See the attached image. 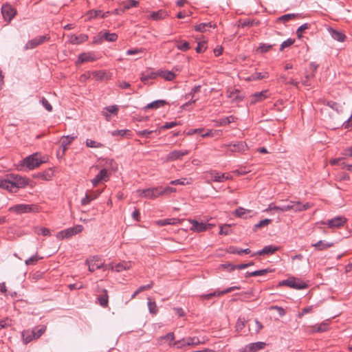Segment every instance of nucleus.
<instances>
[{"instance_id": "obj_1", "label": "nucleus", "mask_w": 352, "mask_h": 352, "mask_svg": "<svg viewBox=\"0 0 352 352\" xmlns=\"http://www.w3.org/2000/svg\"><path fill=\"white\" fill-rule=\"evenodd\" d=\"M44 162H45V160L41 158L39 153H35L26 157L22 161L21 165L27 167L29 170H32L38 167Z\"/></svg>"}, {"instance_id": "obj_2", "label": "nucleus", "mask_w": 352, "mask_h": 352, "mask_svg": "<svg viewBox=\"0 0 352 352\" xmlns=\"http://www.w3.org/2000/svg\"><path fill=\"white\" fill-rule=\"evenodd\" d=\"M310 208V205L309 203H306L305 204H302L299 201H290V204L288 205H285L282 206H274V208L276 211L280 212H287L289 210H294L295 212L304 211Z\"/></svg>"}, {"instance_id": "obj_3", "label": "nucleus", "mask_w": 352, "mask_h": 352, "mask_svg": "<svg viewBox=\"0 0 352 352\" xmlns=\"http://www.w3.org/2000/svg\"><path fill=\"white\" fill-rule=\"evenodd\" d=\"M9 211L16 213L17 214L37 212L38 208L36 205L33 204H16L11 206Z\"/></svg>"}, {"instance_id": "obj_4", "label": "nucleus", "mask_w": 352, "mask_h": 352, "mask_svg": "<svg viewBox=\"0 0 352 352\" xmlns=\"http://www.w3.org/2000/svg\"><path fill=\"white\" fill-rule=\"evenodd\" d=\"M82 230L83 227L82 225H77L59 232L56 236L58 239H68L81 232Z\"/></svg>"}, {"instance_id": "obj_5", "label": "nucleus", "mask_w": 352, "mask_h": 352, "mask_svg": "<svg viewBox=\"0 0 352 352\" xmlns=\"http://www.w3.org/2000/svg\"><path fill=\"white\" fill-rule=\"evenodd\" d=\"M278 285H286L296 289H302L307 287V285L305 282L296 279L294 277L283 280L280 281Z\"/></svg>"}, {"instance_id": "obj_6", "label": "nucleus", "mask_w": 352, "mask_h": 352, "mask_svg": "<svg viewBox=\"0 0 352 352\" xmlns=\"http://www.w3.org/2000/svg\"><path fill=\"white\" fill-rule=\"evenodd\" d=\"M50 37L48 34L34 38L27 42L24 46V50H32L45 42L50 41Z\"/></svg>"}, {"instance_id": "obj_7", "label": "nucleus", "mask_w": 352, "mask_h": 352, "mask_svg": "<svg viewBox=\"0 0 352 352\" xmlns=\"http://www.w3.org/2000/svg\"><path fill=\"white\" fill-rule=\"evenodd\" d=\"M191 224V230L194 232H201L210 230L214 226V224L210 223L199 222L197 220H190Z\"/></svg>"}, {"instance_id": "obj_8", "label": "nucleus", "mask_w": 352, "mask_h": 352, "mask_svg": "<svg viewBox=\"0 0 352 352\" xmlns=\"http://www.w3.org/2000/svg\"><path fill=\"white\" fill-rule=\"evenodd\" d=\"M161 187L150 188L144 190H139L140 195L148 199H154L161 196Z\"/></svg>"}, {"instance_id": "obj_9", "label": "nucleus", "mask_w": 352, "mask_h": 352, "mask_svg": "<svg viewBox=\"0 0 352 352\" xmlns=\"http://www.w3.org/2000/svg\"><path fill=\"white\" fill-rule=\"evenodd\" d=\"M207 177L208 180L215 182H224L231 178L229 175L221 173L216 170L210 171L208 173Z\"/></svg>"}, {"instance_id": "obj_10", "label": "nucleus", "mask_w": 352, "mask_h": 352, "mask_svg": "<svg viewBox=\"0 0 352 352\" xmlns=\"http://www.w3.org/2000/svg\"><path fill=\"white\" fill-rule=\"evenodd\" d=\"M85 263L88 265L89 271L91 272H94L96 270L104 267L103 263L100 261V258L98 256L87 259Z\"/></svg>"}, {"instance_id": "obj_11", "label": "nucleus", "mask_w": 352, "mask_h": 352, "mask_svg": "<svg viewBox=\"0 0 352 352\" xmlns=\"http://www.w3.org/2000/svg\"><path fill=\"white\" fill-rule=\"evenodd\" d=\"M1 13L3 19L7 21H10L16 15V10L10 5H3L1 8Z\"/></svg>"}, {"instance_id": "obj_12", "label": "nucleus", "mask_w": 352, "mask_h": 352, "mask_svg": "<svg viewBox=\"0 0 352 352\" xmlns=\"http://www.w3.org/2000/svg\"><path fill=\"white\" fill-rule=\"evenodd\" d=\"M8 177L16 184L18 188H24L28 184L29 179L26 177L14 174H11Z\"/></svg>"}, {"instance_id": "obj_13", "label": "nucleus", "mask_w": 352, "mask_h": 352, "mask_svg": "<svg viewBox=\"0 0 352 352\" xmlns=\"http://www.w3.org/2000/svg\"><path fill=\"white\" fill-rule=\"evenodd\" d=\"M346 222V219L342 216H338L333 219L328 220L324 224L327 225L329 228H339L343 226Z\"/></svg>"}, {"instance_id": "obj_14", "label": "nucleus", "mask_w": 352, "mask_h": 352, "mask_svg": "<svg viewBox=\"0 0 352 352\" xmlns=\"http://www.w3.org/2000/svg\"><path fill=\"white\" fill-rule=\"evenodd\" d=\"M223 146L229 148L231 152H243L248 148L246 143L243 141L235 144H224Z\"/></svg>"}, {"instance_id": "obj_15", "label": "nucleus", "mask_w": 352, "mask_h": 352, "mask_svg": "<svg viewBox=\"0 0 352 352\" xmlns=\"http://www.w3.org/2000/svg\"><path fill=\"white\" fill-rule=\"evenodd\" d=\"M109 178L107 170L105 168L102 169L99 173L91 180V183L94 187L102 181L107 182Z\"/></svg>"}, {"instance_id": "obj_16", "label": "nucleus", "mask_w": 352, "mask_h": 352, "mask_svg": "<svg viewBox=\"0 0 352 352\" xmlns=\"http://www.w3.org/2000/svg\"><path fill=\"white\" fill-rule=\"evenodd\" d=\"M200 89L201 85L195 86L193 88L191 89L190 91L188 94H187L185 96L186 99L190 98V100L189 102L183 104L182 107L184 108L188 107L190 104L195 103L197 100V98H195V95L196 93L199 92Z\"/></svg>"}, {"instance_id": "obj_17", "label": "nucleus", "mask_w": 352, "mask_h": 352, "mask_svg": "<svg viewBox=\"0 0 352 352\" xmlns=\"http://www.w3.org/2000/svg\"><path fill=\"white\" fill-rule=\"evenodd\" d=\"M327 30L334 40L339 42H344L345 41L346 36L342 32L331 27L328 28Z\"/></svg>"}, {"instance_id": "obj_18", "label": "nucleus", "mask_w": 352, "mask_h": 352, "mask_svg": "<svg viewBox=\"0 0 352 352\" xmlns=\"http://www.w3.org/2000/svg\"><path fill=\"white\" fill-rule=\"evenodd\" d=\"M0 188L10 192H16L17 189H19L16 188V184L13 183L9 177L0 181Z\"/></svg>"}, {"instance_id": "obj_19", "label": "nucleus", "mask_w": 352, "mask_h": 352, "mask_svg": "<svg viewBox=\"0 0 352 352\" xmlns=\"http://www.w3.org/2000/svg\"><path fill=\"white\" fill-rule=\"evenodd\" d=\"M100 294L97 297V301L102 307H107L109 304V296L106 289H102Z\"/></svg>"}, {"instance_id": "obj_20", "label": "nucleus", "mask_w": 352, "mask_h": 352, "mask_svg": "<svg viewBox=\"0 0 352 352\" xmlns=\"http://www.w3.org/2000/svg\"><path fill=\"white\" fill-rule=\"evenodd\" d=\"M228 98H230L234 102H240L243 100L244 96L239 89L228 90Z\"/></svg>"}, {"instance_id": "obj_21", "label": "nucleus", "mask_w": 352, "mask_h": 352, "mask_svg": "<svg viewBox=\"0 0 352 352\" xmlns=\"http://www.w3.org/2000/svg\"><path fill=\"white\" fill-rule=\"evenodd\" d=\"M233 291V287H228L227 289L223 290V291H215L214 292H211L210 294H203L201 295L200 297L201 299L203 300H208L212 297H214V296H220L221 295H223V294H228L229 292H231Z\"/></svg>"}, {"instance_id": "obj_22", "label": "nucleus", "mask_w": 352, "mask_h": 352, "mask_svg": "<svg viewBox=\"0 0 352 352\" xmlns=\"http://www.w3.org/2000/svg\"><path fill=\"white\" fill-rule=\"evenodd\" d=\"M77 138L76 135H66L62 138L61 147L63 148L62 156L65 155V151L67 150L69 146Z\"/></svg>"}, {"instance_id": "obj_23", "label": "nucleus", "mask_w": 352, "mask_h": 352, "mask_svg": "<svg viewBox=\"0 0 352 352\" xmlns=\"http://www.w3.org/2000/svg\"><path fill=\"white\" fill-rule=\"evenodd\" d=\"M278 250V248L274 245H267L265 246L262 250H258V252L253 253L252 256L255 255H263V254H272Z\"/></svg>"}, {"instance_id": "obj_24", "label": "nucleus", "mask_w": 352, "mask_h": 352, "mask_svg": "<svg viewBox=\"0 0 352 352\" xmlns=\"http://www.w3.org/2000/svg\"><path fill=\"white\" fill-rule=\"evenodd\" d=\"M188 153L189 152L187 150H185V151L174 150L168 154V160H173V161L177 160L182 158V157L188 155Z\"/></svg>"}, {"instance_id": "obj_25", "label": "nucleus", "mask_w": 352, "mask_h": 352, "mask_svg": "<svg viewBox=\"0 0 352 352\" xmlns=\"http://www.w3.org/2000/svg\"><path fill=\"white\" fill-rule=\"evenodd\" d=\"M266 343L263 342H254L247 345L245 350H248L249 352H257L258 351L263 349Z\"/></svg>"}, {"instance_id": "obj_26", "label": "nucleus", "mask_w": 352, "mask_h": 352, "mask_svg": "<svg viewBox=\"0 0 352 352\" xmlns=\"http://www.w3.org/2000/svg\"><path fill=\"white\" fill-rule=\"evenodd\" d=\"M334 243L333 242H327L325 241H319L317 243L312 245L317 250L322 251L324 250H327L329 248L333 246Z\"/></svg>"}, {"instance_id": "obj_27", "label": "nucleus", "mask_w": 352, "mask_h": 352, "mask_svg": "<svg viewBox=\"0 0 352 352\" xmlns=\"http://www.w3.org/2000/svg\"><path fill=\"white\" fill-rule=\"evenodd\" d=\"M216 25L212 22L201 23L195 26V30L199 32H206L209 28H215Z\"/></svg>"}, {"instance_id": "obj_28", "label": "nucleus", "mask_w": 352, "mask_h": 352, "mask_svg": "<svg viewBox=\"0 0 352 352\" xmlns=\"http://www.w3.org/2000/svg\"><path fill=\"white\" fill-rule=\"evenodd\" d=\"M157 76H159V70L156 72H147L142 74L140 80L143 83L146 84L148 80L155 79Z\"/></svg>"}, {"instance_id": "obj_29", "label": "nucleus", "mask_w": 352, "mask_h": 352, "mask_svg": "<svg viewBox=\"0 0 352 352\" xmlns=\"http://www.w3.org/2000/svg\"><path fill=\"white\" fill-rule=\"evenodd\" d=\"M88 39L87 34H80L79 36L71 35L69 37V42L72 44L76 45L82 43Z\"/></svg>"}, {"instance_id": "obj_30", "label": "nucleus", "mask_w": 352, "mask_h": 352, "mask_svg": "<svg viewBox=\"0 0 352 352\" xmlns=\"http://www.w3.org/2000/svg\"><path fill=\"white\" fill-rule=\"evenodd\" d=\"M167 104V102L164 100H155L149 104H148L145 107L144 109L147 110L149 109H157L158 108L164 107L165 104Z\"/></svg>"}, {"instance_id": "obj_31", "label": "nucleus", "mask_w": 352, "mask_h": 352, "mask_svg": "<svg viewBox=\"0 0 352 352\" xmlns=\"http://www.w3.org/2000/svg\"><path fill=\"white\" fill-rule=\"evenodd\" d=\"M267 91H263L256 92L252 96L251 103L254 104L257 102H261L267 98Z\"/></svg>"}, {"instance_id": "obj_32", "label": "nucleus", "mask_w": 352, "mask_h": 352, "mask_svg": "<svg viewBox=\"0 0 352 352\" xmlns=\"http://www.w3.org/2000/svg\"><path fill=\"white\" fill-rule=\"evenodd\" d=\"M159 76L163 78L166 80L171 81L173 80L176 75L171 71H166V70H159Z\"/></svg>"}, {"instance_id": "obj_33", "label": "nucleus", "mask_w": 352, "mask_h": 352, "mask_svg": "<svg viewBox=\"0 0 352 352\" xmlns=\"http://www.w3.org/2000/svg\"><path fill=\"white\" fill-rule=\"evenodd\" d=\"M329 324L327 322H323L319 324H316L312 327V331L317 333H322L328 331Z\"/></svg>"}, {"instance_id": "obj_34", "label": "nucleus", "mask_w": 352, "mask_h": 352, "mask_svg": "<svg viewBox=\"0 0 352 352\" xmlns=\"http://www.w3.org/2000/svg\"><path fill=\"white\" fill-rule=\"evenodd\" d=\"M45 330H46V327L45 325H42V326L37 327L34 328L32 331V337L34 339L39 338L44 333Z\"/></svg>"}, {"instance_id": "obj_35", "label": "nucleus", "mask_w": 352, "mask_h": 352, "mask_svg": "<svg viewBox=\"0 0 352 352\" xmlns=\"http://www.w3.org/2000/svg\"><path fill=\"white\" fill-rule=\"evenodd\" d=\"M229 252L231 254H236L241 255L243 253L250 254L251 252V250L249 248L241 249V248H239L237 247L231 246L229 248Z\"/></svg>"}, {"instance_id": "obj_36", "label": "nucleus", "mask_w": 352, "mask_h": 352, "mask_svg": "<svg viewBox=\"0 0 352 352\" xmlns=\"http://www.w3.org/2000/svg\"><path fill=\"white\" fill-rule=\"evenodd\" d=\"M169 346H175L177 349H183L188 346L186 338H182V340L175 341L174 342H169Z\"/></svg>"}, {"instance_id": "obj_37", "label": "nucleus", "mask_w": 352, "mask_h": 352, "mask_svg": "<svg viewBox=\"0 0 352 352\" xmlns=\"http://www.w3.org/2000/svg\"><path fill=\"white\" fill-rule=\"evenodd\" d=\"M179 219L176 218L165 219L157 221V224L160 226H164L166 225H175L177 223Z\"/></svg>"}, {"instance_id": "obj_38", "label": "nucleus", "mask_w": 352, "mask_h": 352, "mask_svg": "<svg viewBox=\"0 0 352 352\" xmlns=\"http://www.w3.org/2000/svg\"><path fill=\"white\" fill-rule=\"evenodd\" d=\"M111 267L113 270L121 272L124 270L129 269L130 267V264L128 263H119L115 265H111Z\"/></svg>"}, {"instance_id": "obj_39", "label": "nucleus", "mask_w": 352, "mask_h": 352, "mask_svg": "<svg viewBox=\"0 0 352 352\" xmlns=\"http://www.w3.org/2000/svg\"><path fill=\"white\" fill-rule=\"evenodd\" d=\"M268 77V73L267 72H256L253 74H252L249 78L248 80H261L265 78Z\"/></svg>"}, {"instance_id": "obj_40", "label": "nucleus", "mask_w": 352, "mask_h": 352, "mask_svg": "<svg viewBox=\"0 0 352 352\" xmlns=\"http://www.w3.org/2000/svg\"><path fill=\"white\" fill-rule=\"evenodd\" d=\"M234 120H235V118L233 116H230L220 118L217 121V122H218V125H219V126H226V125H228V124L233 122L234 121Z\"/></svg>"}, {"instance_id": "obj_41", "label": "nucleus", "mask_w": 352, "mask_h": 352, "mask_svg": "<svg viewBox=\"0 0 352 352\" xmlns=\"http://www.w3.org/2000/svg\"><path fill=\"white\" fill-rule=\"evenodd\" d=\"M147 305L148 307L149 312L155 315L158 312V309L157 307V305L155 301H152L150 298H148V302Z\"/></svg>"}, {"instance_id": "obj_42", "label": "nucleus", "mask_w": 352, "mask_h": 352, "mask_svg": "<svg viewBox=\"0 0 352 352\" xmlns=\"http://www.w3.org/2000/svg\"><path fill=\"white\" fill-rule=\"evenodd\" d=\"M174 340H175V334L173 332H170V333H167L165 336L159 337L157 338V342L159 343H161L162 341L165 340V341H168V343H169V342H173Z\"/></svg>"}, {"instance_id": "obj_43", "label": "nucleus", "mask_w": 352, "mask_h": 352, "mask_svg": "<svg viewBox=\"0 0 352 352\" xmlns=\"http://www.w3.org/2000/svg\"><path fill=\"white\" fill-rule=\"evenodd\" d=\"M166 16V13L163 10H159L157 12H153L150 14V18L154 20H160L164 19Z\"/></svg>"}, {"instance_id": "obj_44", "label": "nucleus", "mask_w": 352, "mask_h": 352, "mask_svg": "<svg viewBox=\"0 0 352 352\" xmlns=\"http://www.w3.org/2000/svg\"><path fill=\"white\" fill-rule=\"evenodd\" d=\"M103 40L109 42H113L118 39V35L116 33L102 32Z\"/></svg>"}, {"instance_id": "obj_45", "label": "nucleus", "mask_w": 352, "mask_h": 352, "mask_svg": "<svg viewBox=\"0 0 352 352\" xmlns=\"http://www.w3.org/2000/svg\"><path fill=\"white\" fill-rule=\"evenodd\" d=\"M97 196L98 195L96 194H94V193H91V194H86L85 197L82 199L81 200V204L82 206H85V205H87V204H89L90 203L91 201L97 198Z\"/></svg>"}, {"instance_id": "obj_46", "label": "nucleus", "mask_w": 352, "mask_h": 352, "mask_svg": "<svg viewBox=\"0 0 352 352\" xmlns=\"http://www.w3.org/2000/svg\"><path fill=\"white\" fill-rule=\"evenodd\" d=\"M177 47L182 52H186L190 49V44L187 41H177Z\"/></svg>"}, {"instance_id": "obj_47", "label": "nucleus", "mask_w": 352, "mask_h": 352, "mask_svg": "<svg viewBox=\"0 0 352 352\" xmlns=\"http://www.w3.org/2000/svg\"><path fill=\"white\" fill-rule=\"evenodd\" d=\"M43 257H39L36 254L25 260V263L26 265H34Z\"/></svg>"}, {"instance_id": "obj_48", "label": "nucleus", "mask_w": 352, "mask_h": 352, "mask_svg": "<svg viewBox=\"0 0 352 352\" xmlns=\"http://www.w3.org/2000/svg\"><path fill=\"white\" fill-rule=\"evenodd\" d=\"M104 73L102 71H94L89 74V78L92 77L96 80H102L104 76Z\"/></svg>"}, {"instance_id": "obj_49", "label": "nucleus", "mask_w": 352, "mask_h": 352, "mask_svg": "<svg viewBox=\"0 0 352 352\" xmlns=\"http://www.w3.org/2000/svg\"><path fill=\"white\" fill-rule=\"evenodd\" d=\"M86 146L89 148H102L104 145L100 142H97L90 139H87Z\"/></svg>"}, {"instance_id": "obj_50", "label": "nucleus", "mask_w": 352, "mask_h": 352, "mask_svg": "<svg viewBox=\"0 0 352 352\" xmlns=\"http://www.w3.org/2000/svg\"><path fill=\"white\" fill-rule=\"evenodd\" d=\"M188 346H196L201 343L199 338L197 337H187L186 338Z\"/></svg>"}, {"instance_id": "obj_51", "label": "nucleus", "mask_w": 352, "mask_h": 352, "mask_svg": "<svg viewBox=\"0 0 352 352\" xmlns=\"http://www.w3.org/2000/svg\"><path fill=\"white\" fill-rule=\"evenodd\" d=\"M170 184L171 185H186L190 184V182H189L188 179L187 178H182L178 179H175L170 181Z\"/></svg>"}, {"instance_id": "obj_52", "label": "nucleus", "mask_w": 352, "mask_h": 352, "mask_svg": "<svg viewBox=\"0 0 352 352\" xmlns=\"http://www.w3.org/2000/svg\"><path fill=\"white\" fill-rule=\"evenodd\" d=\"M139 4V2L138 1H135V0H127V1H126L124 3V10H129L131 8H133V7H137Z\"/></svg>"}, {"instance_id": "obj_53", "label": "nucleus", "mask_w": 352, "mask_h": 352, "mask_svg": "<svg viewBox=\"0 0 352 352\" xmlns=\"http://www.w3.org/2000/svg\"><path fill=\"white\" fill-rule=\"evenodd\" d=\"M272 222V219H265L263 220L260 221L258 223L254 225V230H256L258 228H261L264 226H268Z\"/></svg>"}, {"instance_id": "obj_54", "label": "nucleus", "mask_w": 352, "mask_h": 352, "mask_svg": "<svg viewBox=\"0 0 352 352\" xmlns=\"http://www.w3.org/2000/svg\"><path fill=\"white\" fill-rule=\"evenodd\" d=\"M245 320L244 318L239 317L236 323V329L237 331H241L245 326Z\"/></svg>"}, {"instance_id": "obj_55", "label": "nucleus", "mask_w": 352, "mask_h": 352, "mask_svg": "<svg viewBox=\"0 0 352 352\" xmlns=\"http://www.w3.org/2000/svg\"><path fill=\"white\" fill-rule=\"evenodd\" d=\"M22 336H23V340L25 343H28V342H31L33 339H34L32 337V331H24L22 333Z\"/></svg>"}, {"instance_id": "obj_56", "label": "nucleus", "mask_w": 352, "mask_h": 352, "mask_svg": "<svg viewBox=\"0 0 352 352\" xmlns=\"http://www.w3.org/2000/svg\"><path fill=\"white\" fill-rule=\"evenodd\" d=\"M160 187H161V190L160 192H161V196L164 195H169V194H170L172 192H175L176 191V189L173 187H170V186H166V187L160 186Z\"/></svg>"}, {"instance_id": "obj_57", "label": "nucleus", "mask_w": 352, "mask_h": 352, "mask_svg": "<svg viewBox=\"0 0 352 352\" xmlns=\"http://www.w3.org/2000/svg\"><path fill=\"white\" fill-rule=\"evenodd\" d=\"M40 102L47 111H49V112L52 111V110H53L52 106L51 105V104L48 102V100L45 98L43 97L41 99Z\"/></svg>"}, {"instance_id": "obj_58", "label": "nucleus", "mask_w": 352, "mask_h": 352, "mask_svg": "<svg viewBox=\"0 0 352 352\" xmlns=\"http://www.w3.org/2000/svg\"><path fill=\"white\" fill-rule=\"evenodd\" d=\"M78 60L81 63H85L93 60V58L88 54L82 53L79 55Z\"/></svg>"}, {"instance_id": "obj_59", "label": "nucleus", "mask_w": 352, "mask_h": 352, "mask_svg": "<svg viewBox=\"0 0 352 352\" xmlns=\"http://www.w3.org/2000/svg\"><path fill=\"white\" fill-rule=\"evenodd\" d=\"M230 225L225 224L220 226L219 234L228 235L230 233Z\"/></svg>"}, {"instance_id": "obj_60", "label": "nucleus", "mask_w": 352, "mask_h": 352, "mask_svg": "<svg viewBox=\"0 0 352 352\" xmlns=\"http://www.w3.org/2000/svg\"><path fill=\"white\" fill-rule=\"evenodd\" d=\"M297 14H284L278 18V21L286 22L291 19H295L296 17Z\"/></svg>"}, {"instance_id": "obj_61", "label": "nucleus", "mask_w": 352, "mask_h": 352, "mask_svg": "<svg viewBox=\"0 0 352 352\" xmlns=\"http://www.w3.org/2000/svg\"><path fill=\"white\" fill-rule=\"evenodd\" d=\"M314 77V74H307L305 76V78L302 80V83L303 85L309 87L311 85L310 80Z\"/></svg>"}, {"instance_id": "obj_62", "label": "nucleus", "mask_w": 352, "mask_h": 352, "mask_svg": "<svg viewBox=\"0 0 352 352\" xmlns=\"http://www.w3.org/2000/svg\"><path fill=\"white\" fill-rule=\"evenodd\" d=\"M53 170L51 168L42 172V179L44 180H50L53 177Z\"/></svg>"}, {"instance_id": "obj_63", "label": "nucleus", "mask_w": 352, "mask_h": 352, "mask_svg": "<svg viewBox=\"0 0 352 352\" xmlns=\"http://www.w3.org/2000/svg\"><path fill=\"white\" fill-rule=\"evenodd\" d=\"M310 25L308 24V23H304L302 25H301L298 29H297V31H296V34L298 36V38H300L302 36V32L305 30H307L309 28Z\"/></svg>"}, {"instance_id": "obj_64", "label": "nucleus", "mask_w": 352, "mask_h": 352, "mask_svg": "<svg viewBox=\"0 0 352 352\" xmlns=\"http://www.w3.org/2000/svg\"><path fill=\"white\" fill-rule=\"evenodd\" d=\"M272 45L261 44L258 47L257 51L261 53H266L272 48Z\"/></svg>"}]
</instances>
